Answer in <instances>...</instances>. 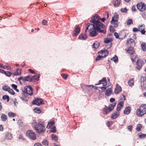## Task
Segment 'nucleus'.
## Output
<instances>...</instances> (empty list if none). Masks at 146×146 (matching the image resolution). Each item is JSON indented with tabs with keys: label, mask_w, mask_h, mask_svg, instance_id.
<instances>
[{
	"label": "nucleus",
	"mask_w": 146,
	"mask_h": 146,
	"mask_svg": "<svg viewBox=\"0 0 146 146\" xmlns=\"http://www.w3.org/2000/svg\"><path fill=\"white\" fill-rule=\"evenodd\" d=\"M3 126L1 125H0V131H3Z\"/></svg>",
	"instance_id": "nucleus-64"
},
{
	"label": "nucleus",
	"mask_w": 146,
	"mask_h": 146,
	"mask_svg": "<svg viewBox=\"0 0 146 146\" xmlns=\"http://www.w3.org/2000/svg\"><path fill=\"white\" fill-rule=\"evenodd\" d=\"M122 91L121 87L117 84H116L114 92L115 94H119Z\"/></svg>",
	"instance_id": "nucleus-17"
},
{
	"label": "nucleus",
	"mask_w": 146,
	"mask_h": 146,
	"mask_svg": "<svg viewBox=\"0 0 146 146\" xmlns=\"http://www.w3.org/2000/svg\"><path fill=\"white\" fill-rule=\"evenodd\" d=\"M100 45L99 42H94L92 45V47L93 48L95 49H97L99 47Z\"/></svg>",
	"instance_id": "nucleus-29"
},
{
	"label": "nucleus",
	"mask_w": 146,
	"mask_h": 146,
	"mask_svg": "<svg viewBox=\"0 0 146 146\" xmlns=\"http://www.w3.org/2000/svg\"><path fill=\"white\" fill-rule=\"evenodd\" d=\"M138 28L139 29V31H140L142 34L144 35L145 34L146 32V31H145V28L144 24L139 26Z\"/></svg>",
	"instance_id": "nucleus-11"
},
{
	"label": "nucleus",
	"mask_w": 146,
	"mask_h": 146,
	"mask_svg": "<svg viewBox=\"0 0 146 146\" xmlns=\"http://www.w3.org/2000/svg\"><path fill=\"white\" fill-rule=\"evenodd\" d=\"M119 112L116 111L112 114L111 118L112 119H115L119 116Z\"/></svg>",
	"instance_id": "nucleus-20"
},
{
	"label": "nucleus",
	"mask_w": 146,
	"mask_h": 146,
	"mask_svg": "<svg viewBox=\"0 0 146 146\" xmlns=\"http://www.w3.org/2000/svg\"><path fill=\"white\" fill-rule=\"evenodd\" d=\"M51 138L53 140L55 141L58 140V139L57 136L54 134L51 135Z\"/></svg>",
	"instance_id": "nucleus-38"
},
{
	"label": "nucleus",
	"mask_w": 146,
	"mask_h": 146,
	"mask_svg": "<svg viewBox=\"0 0 146 146\" xmlns=\"http://www.w3.org/2000/svg\"><path fill=\"white\" fill-rule=\"evenodd\" d=\"M143 64V62L141 59H139L137 60L136 63V68L139 70L142 67Z\"/></svg>",
	"instance_id": "nucleus-9"
},
{
	"label": "nucleus",
	"mask_w": 146,
	"mask_h": 146,
	"mask_svg": "<svg viewBox=\"0 0 146 146\" xmlns=\"http://www.w3.org/2000/svg\"><path fill=\"white\" fill-rule=\"evenodd\" d=\"M92 87V88H94V86L93 85H85V87L86 88H90Z\"/></svg>",
	"instance_id": "nucleus-56"
},
{
	"label": "nucleus",
	"mask_w": 146,
	"mask_h": 146,
	"mask_svg": "<svg viewBox=\"0 0 146 146\" xmlns=\"http://www.w3.org/2000/svg\"><path fill=\"white\" fill-rule=\"evenodd\" d=\"M128 83L129 85L131 87H132L134 85V78L130 79L128 81Z\"/></svg>",
	"instance_id": "nucleus-27"
},
{
	"label": "nucleus",
	"mask_w": 146,
	"mask_h": 146,
	"mask_svg": "<svg viewBox=\"0 0 146 146\" xmlns=\"http://www.w3.org/2000/svg\"><path fill=\"white\" fill-rule=\"evenodd\" d=\"M131 9L133 11H136V7L134 5L132 7Z\"/></svg>",
	"instance_id": "nucleus-63"
},
{
	"label": "nucleus",
	"mask_w": 146,
	"mask_h": 146,
	"mask_svg": "<svg viewBox=\"0 0 146 146\" xmlns=\"http://www.w3.org/2000/svg\"><path fill=\"white\" fill-rule=\"evenodd\" d=\"M55 123L54 121L52 120L50 122H49L48 123L47 126L46 128H49L52 125H54Z\"/></svg>",
	"instance_id": "nucleus-28"
},
{
	"label": "nucleus",
	"mask_w": 146,
	"mask_h": 146,
	"mask_svg": "<svg viewBox=\"0 0 146 146\" xmlns=\"http://www.w3.org/2000/svg\"><path fill=\"white\" fill-rule=\"evenodd\" d=\"M27 94L30 95H32L33 94V90L32 88L30 86H29L27 87Z\"/></svg>",
	"instance_id": "nucleus-25"
},
{
	"label": "nucleus",
	"mask_w": 146,
	"mask_h": 146,
	"mask_svg": "<svg viewBox=\"0 0 146 146\" xmlns=\"http://www.w3.org/2000/svg\"><path fill=\"white\" fill-rule=\"evenodd\" d=\"M137 7L138 9L141 12L145 11L146 9V5L143 3H137Z\"/></svg>",
	"instance_id": "nucleus-8"
},
{
	"label": "nucleus",
	"mask_w": 146,
	"mask_h": 146,
	"mask_svg": "<svg viewBox=\"0 0 146 146\" xmlns=\"http://www.w3.org/2000/svg\"><path fill=\"white\" fill-rule=\"evenodd\" d=\"M121 2V0H114L113 2V4L114 6L118 7L120 5Z\"/></svg>",
	"instance_id": "nucleus-21"
},
{
	"label": "nucleus",
	"mask_w": 146,
	"mask_h": 146,
	"mask_svg": "<svg viewBox=\"0 0 146 146\" xmlns=\"http://www.w3.org/2000/svg\"><path fill=\"white\" fill-rule=\"evenodd\" d=\"M106 91V95L107 96H109L112 93V91L111 88V86H109Z\"/></svg>",
	"instance_id": "nucleus-15"
},
{
	"label": "nucleus",
	"mask_w": 146,
	"mask_h": 146,
	"mask_svg": "<svg viewBox=\"0 0 146 146\" xmlns=\"http://www.w3.org/2000/svg\"><path fill=\"white\" fill-rule=\"evenodd\" d=\"M11 86L14 90L16 89L17 88V85L14 84H12L11 85Z\"/></svg>",
	"instance_id": "nucleus-60"
},
{
	"label": "nucleus",
	"mask_w": 146,
	"mask_h": 146,
	"mask_svg": "<svg viewBox=\"0 0 146 146\" xmlns=\"http://www.w3.org/2000/svg\"><path fill=\"white\" fill-rule=\"evenodd\" d=\"M119 18V15L116 13H114L113 16L112 17L111 20L110 21V23L112 25L113 27L117 28L118 26V23Z\"/></svg>",
	"instance_id": "nucleus-6"
},
{
	"label": "nucleus",
	"mask_w": 146,
	"mask_h": 146,
	"mask_svg": "<svg viewBox=\"0 0 146 146\" xmlns=\"http://www.w3.org/2000/svg\"><path fill=\"white\" fill-rule=\"evenodd\" d=\"M61 76L64 79H66L68 77V75L65 74H61Z\"/></svg>",
	"instance_id": "nucleus-49"
},
{
	"label": "nucleus",
	"mask_w": 146,
	"mask_h": 146,
	"mask_svg": "<svg viewBox=\"0 0 146 146\" xmlns=\"http://www.w3.org/2000/svg\"><path fill=\"white\" fill-rule=\"evenodd\" d=\"M1 119L3 121H5L7 119V116L5 114H2L1 116Z\"/></svg>",
	"instance_id": "nucleus-31"
},
{
	"label": "nucleus",
	"mask_w": 146,
	"mask_h": 146,
	"mask_svg": "<svg viewBox=\"0 0 146 146\" xmlns=\"http://www.w3.org/2000/svg\"><path fill=\"white\" fill-rule=\"evenodd\" d=\"M44 104V101L42 99L37 98L33 102V104L36 105L37 106H39L41 104Z\"/></svg>",
	"instance_id": "nucleus-10"
},
{
	"label": "nucleus",
	"mask_w": 146,
	"mask_h": 146,
	"mask_svg": "<svg viewBox=\"0 0 146 146\" xmlns=\"http://www.w3.org/2000/svg\"><path fill=\"white\" fill-rule=\"evenodd\" d=\"M100 20V17L98 15H95L92 18L90 21L93 24H90L96 26V28L98 30L100 29L105 28L104 25L99 21Z\"/></svg>",
	"instance_id": "nucleus-2"
},
{
	"label": "nucleus",
	"mask_w": 146,
	"mask_h": 146,
	"mask_svg": "<svg viewBox=\"0 0 146 146\" xmlns=\"http://www.w3.org/2000/svg\"><path fill=\"white\" fill-rule=\"evenodd\" d=\"M23 94L25 96H27V92H28V90H27V88H25L24 89V90H23Z\"/></svg>",
	"instance_id": "nucleus-43"
},
{
	"label": "nucleus",
	"mask_w": 146,
	"mask_h": 146,
	"mask_svg": "<svg viewBox=\"0 0 146 146\" xmlns=\"http://www.w3.org/2000/svg\"><path fill=\"white\" fill-rule=\"evenodd\" d=\"M110 111H109L108 107L106 106H105L103 109V112L104 114H107Z\"/></svg>",
	"instance_id": "nucleus-30"
},
{
	"label": "nucleus",
	"mask_w": 146,
	"mask_h": 146,
	"mask_svg": "<svg viewBox=\"0 0 146 146\" xmlns=\"http://www.w3.org/2000/svg\"><path fill=\"white\" fill-rule=\"evenodd\" d=\"M39 78V76H33L32 77H31L29 76H27L25 77H20L19 78L18 80L21 83V82L22 80L24 82L25 81L31 82L34 81L35 80H38Z\"/></svg>",
	"instance_id": "nucleus-4"
},
{
	"label": "nucleus",
	"mask_w": 146,
	"mask_h": 146,
	"mask_svg": "<svg viewBox=\"0 0 146 146\" xmlns=\"http://www.w3.org/2000/svg\"><path fill=\"white\" fill-rule=\"evenodd\" d=\"M136 114L139 117H141L146 114V104H141L136 110Z\"/></svg>",
	"instance_id": "nucleus-3"
},
{
	"label": "nucleus",
	"mask_w": 146,
	"mask_h": 146,
	"mask_svg": "<svg viewBox=\"0 0 146 146\" xmlns=\"http://www.w3.org/2000/svg\"><path fill=\"white\" fill-rule=\"evenodd\" d=\"M141 46L143 51H146V43H142L141 44Z\"/></svg>",
	"instance_id": "nucleus-34"
},
{
	"label": "nucleus",
	"mask_w": 146,
	"mask_h": 146,
	"mask_svg": "<svg viewBox=\"0 0 146 146\" xmlns=\"http://www.w3.org/2000/svg\"><path fill=\"white\" fill-rule=\"evenodd\" d=\"M10 87H8L7 86H4L3 87V89L5 91H8Z\"/></svg>",
	"instance_id": "nucleus-48"
},
{
	"label": "nucleus",
	"mask_w": 146,
	"mask_h": 146,
	"mask_svg": "<svg viewBox=\"0 0 146 146\" xmlns=\"http://www.w3.org/2000/svg\"><path fill=\"white\" fill-rule=\"evenodd\" d=\"M115 105L116 103H113L112 104H110L108 106V108L109 111H112L113 110Z\"/></svg>",
	"instance_id": "nucleus-26"
},
{
	"label": "nucleus",
	"mask_w": 146,
	"mask_h": 146,
	"mask_svg": "<svg viewBox=\"0 0 146 146\" xmlns=\"http://www.w3.org/2000/svg\"><path fill=\"white\" fill-rule=\"evenodd\" d=\"M26 135L30 139L35 140L36 139V136L34 132L31 130H28L26 132Z\"/></svg>",
	"instance_id": "nucleus-7"
},
{
	"label": "nucleus",
	"mask_w": 146,
	"mask_h": 146,
	"mask_svg": "<svg viewBox=\"0 0 146 146\" xmlns=\"http://www.w3.org/2000/svg\"><path fill=\"white\" fill-rule=\"evenodd\" d=\"M3 99L4 100L7 99V102H9V96L7 95H5L3 96L2 97Z\"/></svg>",
	"instance_id": "nucleus-41"
},
{
	"label": "nucleus",
	"mask_w": 146,
	"mask_h": 146,
	"mask_svg": "<svg viewBox=\"0 0 146 146\" xmlns=\"http://www.w3.org/2000/svg\"><path fill=\"white\" fill-rule=\"evenodd\" d=\"M20 98L23 101H27L28 100V98L27 97V95L20 97Z\"/></svg>",
	"instance_id": "nucleus-37"
},
{
	"label": "nucleus",
	"mask_w": 146,
	"mask_h": 146,
	"mask_svg": "<svg viewBox=\"0 0 146 146\" xmlns=\"http://www.w3.org/2000/svg\"><path fill=\"white\" fill-rule=\"evenodd\" d=\"M108 87V86H106V87H99V88L102 90H106L107 89V88Z\"/></svg>",
	"instance_id": "nucleus-58"
},
{
	"label": "nucleus",
	"mask_w": 146,
	"mask_h": 146,
	"mask_svg": "<svg viewBox=\"0 0 146 146\" xmlns=\"http://www.w3.org/2000/svg\"><path fill=\"white\" fill-rule=\"evenodd\" d=\"M21 74V71L19 69H17V70L16 73H15L14 74H13L15 75H20Z\"/></svg>",
	"instance_id": "nucleus-39"
},
{
	"label": "nucleus",
	"mask_w": 146,
	"mask_h": 146,
	"mask_svg": "<svg viewBox=\"0 0 146 146\" xmlns=\"http://www.w3.org/2000/svg\"><path fill=\"white\" fill-rule=\"evenodd\" d=\"M80 31V29L79 27H77L75 28L73 31V35L77 36L79 34Z\"/></svg>",
	"instance_id": "nucleus-18"
},
{
	"label": "nucleus",
	"mask_w": 146,
	"mask_h": 146,
	"mask_svg": "<svg viewBox=\"0 0 146 146\" xmlns=\"http://www.w3.org/2000/svg\"><path fill=\"white\" fill-rule=\"evenodd\" d=\"M4 74L7 76L10 77L11 76L12 73L9 71H5Z\"/></svg>",
	"instance_id": "nucleus-46"
},
{
	"label": "nucleus",
	"mask_w": 146,
	"mask_h": 146,
	"mask_svg": "<svg viewBox=\"0 0 146 146\" xmlns=\"http://www.w3.org/2000/svg\"><path fill=\"white\" fill-rule=\"evenodd\" d=\"M98 53L100 54L101 56H103V58L106 57L108 54L109 52L108 50H101L98 52Z\"/></svg>",
	"instance_id": "nucleus-12"
},
{
	"label": "nucleus",
	"mask_w": 146,
	"mask_h": 146,
	"mask_svg": "<svg viewBox=\"0 0 146 146\" xmlns=\"http://www.w3.org/2000/svg\"><path fill=\"white\" fill-rule=\"evenodd\" d=\"M56 131V127H55L52 128L51 129L50 132H52V133H55Z\"/></svg>",
	"instance_id": "nucleus-53"
},
{
	"label": "nucleus",
	"mask_w": 146,
	"mask_h": 146,
	"mask_svg": "<svg viewBox=\"0 0 146 146\" xmlns=\"http://www.w3.org/2000/svg\"><path fill=\"white\" fill-rule=\"evenodd\" d=\"M137 136L140 138L142 139L146 136V134H142V133H140L137 134Z\"/></svg>",
	"instance_id": "nucleus-32"
},
{
	"label": "nucleus",
	"mask_w": 146,
	"mask_h": 146,
	"mask_svg": "<svg viewBox=\"0 0 146 146\" xmlns=\"http://www.w3.org/2000/svg\"><path fill=\"white\" fill-rule=\"evenodd\" d=\"M5 137L7 139L11 140L13 138L12 135L11 133H7L5 134Z\"/></svg>",
	"instance_id": "nucleus-24"
},
{
	"label": "nucleus",
	"mask_w": 146,
	"mask_h": 146,
	"mask_svg": "<svg viewBox=\"0 0 146 146\" xmlns=\"http://www.w3.org/2000/svg\"><path fill=\"white\" fill-rule=\"evenodd\" d=\"M142 127V125L140 124H139L137 125L136 129L138 131H140L141 130V128Z\"/></svg>",
	"instance_id": "nucleus-35"
},
{
	"label": "nucleus",
	"mask_w": 146,
	"mask_h": 146,
	"mask_svg": "<svg viewBox=\"0 0 146 146\" xmlns=\"http://www.w3.org/2000/svg\"><path fill=\"white\" fill-rule=\"evenodd\" d=\"M87 38V35L85 34H81L78 37V38L81 40H85Z\"/></svg>",
	"instance_id": "nucleus-22"
},
{
	"label": "nucleus",
	"mask_w": 146,
	"mask_h": 146,
	"mask_svg": "<svg viewBox=\"0 0 146 146\" xmlns=\"http://www.w3.org/2000/svg\"><path fill=\"white\" fill-rule=\"evenodd\" d=\"M48 141L45 140H44L42 142V143L43 145L47 146L48 145Z\"/></svg>",
	"instance_id": "nucleus-47"
},
{
	"label": "nucleus",
	"mask_w": 146,
	"mask_h": 146,
	"mask_svg": "<svg viewBox=\"0 0 146 146\" xmlns=\"http://www.w3.org/2000/svg\"><path fill=\"white\" fill-rule=\"evenodd\" d=\"M104 42L105 43L108 44L110 42V40L108 39H107L104 40Z\"/></svg>",
	"instance_id": "nucleus-57"
},
{
	"label": "nucleus",
	"mask_w": 146,
	"mask_h": 146,
	"mask_svg": "<svg viewBox=\"0 0 146 146\" xmlns=\"http://www.w3.org/2000/svg\"><path fill=\"white\" fill-rule=\"evenodd\" d=\"M124 104L123 101H120L117 104V111L119 112L122 108Z\"/></svg>",
	"instance_id": "nucleus-16"
},
{
	"label": "nucleus",
	"mask_w": 146,
	"mask_h": 146,
	"mask_svg": "<svg viewBox=\"0 0 146 146\" xmlns=\"http://www.w3.org/2000/svg\"><path fill=\"white\" fill-rule=\"evenodd\" d=\"M113 124L112 121H108L107 122V125L108 127H110Z\"/></svg>",
	"instance_id": "nucleus-54"
},
{
	"label": "nucleus",
	"mask_w": 146,
	"mask_h": 146,
	"mask_svg": "<svg viewBox=\"0 0 146 146\" xmlns=\"http://www.w3.org/2000/svg\"><path fill=\"white\" fill-rule=\"evenodd\" d=\"M8 92L12 95H14L15 94V92L13 89H10V88L8 90Z\"/></svg>",
	"instance_id": "nucleus-50"
},
{
	"label": "nucleus",
	"mask_w": 146,
	"mask_h": 146,
	"mask_svg": "<svg viewBox=\"0 0 146 146\" xmlns=\"http://www.w3.org/2000/svg\"><path fill=\"white\" fill-rule=\"evenodd\" d=\"M120 100H121V101H123V102H124L125 100V97L124 95L122 94L120 95Z\"/></svg>",
	"instance_id": "nucleus-42"
},
{
	"label": "nucleus",
	"mask_w": 146,
	"mask_h": 146,
	"mask_svg": "<svg viewBox=\"0 0 146 146\" xmlns=\"http://www.w3.org/2000/svg\"><path fill=\"white\" fill-rule=\"evenodd\" d=\"M131 110V108L130 107L128 106L125 108L124 111L123 113L125 114H128L129 113Z\"/></svg>",
	"instance_id": "nucleus-23"
},
{
	"label": "nucleus",
	"mask_w": 146,
	"mask_h": 146,
	"mask_svg": "<svg viewBox=\"0 0 146 146\" xmlns=\"http://www.w3.org/2000/svg\"><path fill=\"white\" fill-rule=\"evenodd\" d=\"M133 31L134 32H137L139 31V29L138 28H134L133 29Z\"/></svg>",
	"instance_id": "nucleus-62"
},
{
	"label": "nucleus",
	"mask_w": 146,
	"mask_h": 146,
	"mask_svg": "<svg viewBox=\"0 0 146 146\" xmlns=\"http://www.w3.org/2000/svg\"><path fill=\"white\" fill-rule=\"evenodd\" d=\"M133 126L132 125H130L127 127V129L130 131H131L132 129Z\"/></svg>",
	"instance_id": "nucleus-55"
},
{
	"label": "nucleus",
	"mask_w": 146,
	"mask_h": 146,
	"mask_svg": "<svg viewBox=\"0 0 146 146\" xmlns=\"http://www.w3.org/2000/svg\"><path fill=\"white\" fill-rule=\"evenodd\" d=\"M114 36H115V38H118L119 37L118 34L116 32H115L114 33Z\"/></svg>",
	"instance_id": "nucleus-61"
},
{
	"label": "nucleus",
	"mask_w": 146,
	"mask_h": 146,
	"mask_svg": "<svg viewBox=\"0 0 146 146\" xmlns=\"http://www.w3.org/2000/svg\"><path fill=\"white\" fill-rule=\"evenodd\" d=\"M8 115L9 117H14L16 114L12 112H9L8 113Z\"/></svg>",
	"instance_id": "nucleus-45"
},
{
	"label": "nucleus",
	"mask_w": 146,
	"mask_h": 146,
	"mask_svg": "<svg viewBox=\"0 0 146 146\" xmlns=\"http://www.w3.org/2000/svg\"><path fill=\"white\" fill-rule=\"evenodd\" d=\"M19 139H22L23 140H24V138L23 137V135L22 134H20L19 137Z\"/></svg>",
	"instance_id": "nucleus-59"
},
{
	"label": "nucleus",
	"mask_w": 146,
	"mask_h": 146,
	"mask_svg": "<svg viewBox=\"0 0 146 146\" xmlns=\"http://www.w3.org/2000/svg\"><path fill=\"white\" fill-rule=\"evenodd\" d=\"M133 23V21L132 19H129L127 21V25H129Z\"/></svg>",
	"instance_id": "nucleus-44"
},
{
	"label": "nucleus",
	"mask_w": 146,
	"mask_h": 146,
	"mask_svg": "<svg viewBox=\"0 0 146 146\" xmlns=\"http://www.w3.org/2000/svg\"><path fill=\"white\" fill-rule=\"evenodd\" d=\"M126 44L128 45L131 46V47H133L135 46V43L134 40L130 38L126 42Z\"/></svg>",
	"instance_id": "nucleus-13"
},
{
	"label": "nucleus",
	"mask_w": 146,
	"mask_h": 146,
	"mask_svg": "<svg viewBox=\"0 0 146 146\" xmlns=\"http://www.w3.org/2000/svg\"><path fill=\"white\" fill-rule=\"evenodd\" d=\"M101 84H102L103 86L107 85L106 79L105 78H103L101 80H99V82L98 84H96L95 85H98Z\"/></svg>",
	"instance_id": "nucleus-14"
},
{
	"label": "nucleus",
	"mask_w": 146,
	"mask_h": 146,
	"mask_svg": "<svg viewBox=\"0 0 146 146\" xmlns=\"http://www.w3.org/2000/svg\"><path fill=\"white\" fill-rule=\"evenodd\" d=\"M111 60L113 61L114 62H117L118 60L117 56L115 55L111 59Z\"/></svg>",
	"instance_id": "nucleus-36"
},
{
	"label": "nucleus",
	"mask_w": 146,
	"mask_h": 146,
	"mask_svg": "<svg viewBox=\"0 0 146 146\" xmlns=\"http://www.w3.org/2000/svg\"><path fill=\"white\" fill-rule=\"evenodd\" d=\"M127 9L125 7L123 8H121V11L122 12L126 13L127 12Z\"/></svg>",
	"instance_id": "nucleus-51"
},
{
	"label": "nucleus",
	"mask_w": 146,
	"mask_h": 146,
	"mask_svg": "<svg viewBox=\"0 0 146 146\" xmlns=\"http://www.w3.org/2000/svg\"><path fill=\"white\" fill-rule=\"evenodd\" d=\"M47 23V22L45 19L43 20L42 22V24L44 25H46Z\"/></svg>",
	"instance_id": "nucleus-52"
},
{
	"label": "nucleus",
	"mask_w": 146,
	"mask_h": 146,
	"mask_svg": "<svg viewBox=\"0 0 146 146\" xmlns=\"http://www.w3.org/2000/svg\"><path fill=\"white\" fill-rule=\"evenodd\" d=\"M127 52L130 55H132L135 52L134 49L132 47H129L128 49L126 50Z\"/></svg>",
	"instance_id": "nucleus-19"
},
{
	"label": "nucleus",
	"mask_w": 146,
	"mask_h": 146,
	"mask_svg": "<svg viewBox=\"0 0 146 146\" xmlns=\"http://www.w3.org/2000/svg\"><path fill=\"white\" fill-rule=\"evenodd\" d=\"M103 56H101V55H100V54H99L98 56H97L96 59H95V60L96 61H97L99 60H101L103 58Z\"/></svg>",
	"instance_id": "nucleus-40"
},
{
	"label": "nucleus",
	"mask_w": 146,
	"mask_h": 146,
	"mask_svg": "<svg viewBox=\"0 0 146 146\" xmlns=\"http://www.w3.org/2000/svg\"><path fill=\"white\" fill-rule=\"evenodd\" d=\"M34 128L36 132L38 133H42L45 130V127L42 123H38L34 125Z\"/></svg>",
	"instance_id": "nucleus-5"
},
{
	"label": "nucleus",
	"mask_w": 146,
	"mask_h": 146,
	"mask_svg": "<svg viewBox=\"0 0 146 146\" xmlns=\"http://www.w3.org/2000/svg\"><path fill=\"white\" fill-rule=\"evenodd\" d=\"M34 110L35 112L38 113H40L42 111V110L41 109H39L38 108H34Z\"/></svg>",
	"instance_id": "nucleus-33"
},
{
	"label": "nucleus",
	"mask_w": 146,
	"mask_h": 146,
	"mask_svg": "<svg viewBox=\"0 0 146 146\" xmlns=\"http://www.w3.org/2000/svg\"><path fill=\"white\" fill-rule=\"evenodd\" d=\"M87 25V27L86 28L85 32L86 33L87 32V30L89 28V30L90 31V36L93 37L96 36L97 35V31L103 33L104 34H105L106 32V30H105V28L104 29H100L99 30H98L96 28V26H95L93 25L88 24Z\"/></svg>",
	"instance_id": "nucleus-1"
}]
</instances>
